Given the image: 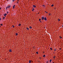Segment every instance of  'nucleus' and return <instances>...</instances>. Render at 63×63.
Wrapping results in <instances>:
<instances>
[{
    "label": "nucleus",
    "instance_id": "nucleus-45",
    "mask_svg": "<svg viewBox=\"0 0 63 63\" xmlns=\"http://www.w3.org/2000/svg\"><path fill=\"white\" fill-rule=\"evenodd\" d=\"M0 27H1V26L0 25Z\"/></svg>",
    "mask_w": 63,
    "mask_h": 63
},
{
    "label": "nucleus",
    "instance_id": "nucleus-9",
    "mask_svg": "<svg viewBox=\"0 0 63 63\" xmlns=\"http://www.w3.org/2000/svg\"><path fill=\"white\" fill-rule=\"evenodd\" d=\"M41 19L40 18L39 19V20L40 21V22H42V21H41Z\"/></svg>",
    "mask_w": 63,
    "mask_h": 63
},
{
    "label": "nucleus",
    "instance_id": "nucleus-16",
    "mask_svg": "<svg viewBox=\"0 0 63 63\" xmlns=\"http://www.w3.org/2000/svg\"><path fill=\"white\" fill-rule=\"evenodd\" d=\"M12 26H13V28H15V26L14 25H12Z\"/></svg>",
    "mask_w": 63,
    "mask_h": 63
},
{
    "label": "nucleus",
    "instance_id": "nucleus-38",
    "mask_svg": "<svg viewBox=\"0 0 63 63\" xmlns=\"http://www.w3.org/2000/svg\"><path fill=\"white\" fill-rule=\"evenodd\" d=\"M18 1V2H19V1Z\"/></svg>",
    "mask_w": 63,
    "mask_h": 63
},
{
    "label": "nucleus",
    "instance_id": "nucleus-1",
    "mask_svg": "<svg viewBox=\"0 0 63 63\" xmlns=\"http://www.w3.org/2000/svg\"><path fill=\"white\" fill-rule=\"evenodd\" d=\"M44 19L45 21H47V17L46 16L45 17V18Z\"/></svg>",
    "mask_w": 63,
    "mask_h": 63
},
{
    "label": "nucleus",
    "instance_id": "nucleus-17",
    "mask_svg": "<svg viewBox=\"0 0 63 63\" xmlns=\"http://www.w3.org/2000/svg\"><path fill=\"white\" fill-rule=\"evenodd\" d=\"M12 1L13 2H14V1H16V0H12Z\"/></svg>",
    "mask_w": 63,
    "mask_h": 63
},
{
    "label": "nucleus",
    "instance_id": "nucleus-31",
    "mask_svg": "<svg viewBox=\"0 0 63 63\" xmlns=\"http://www.w3.org/2000/svg\"><path fill=\"white\" fill-rule=\"evenodd\" d=\"M5 17H4L3 18V19H4V18H5Z\"/></svg>",
    "mask_w": 63,
    "mask_h": 63
},
{
    "label": "nucleus",
    "instance_id": "nucleus-28",
    "mask_svg": "<svg viewBox=\"0 0 63 63\" xmlns=\"http://www.w3.org/2000/svg\"><path fill=\"white\" fill-rule=\"evenodd\" d=\"M7 14H9V12H8V11H7Z\"/></svg>",
    "mask_w": 63,
    "mask_h": 63
},
{
    "label": "nucleus",
    "instance_id": "nucleus-36",
    "mask_svg": "<svg viewBox=\"0 0 63 63\" xmlns=\"http://www.w3.org/2000/svg\"><path fill=\"white\" fill-rule=\"evenodd\" d=\"M0 20H1V18H0Z\"/></svg>",
    "mask_w": 63,
    "mask_h": 63
},
{
    "label": "nucleus",
    "instance_id": "nucleus-22",
    "mask_svg": "<svg viewBox=\"0 0 63 63\" xmlns=\"http://www.w3.org/2000/svg\"><path fill=\"white\" fill-rule=\"evenodd\" d=\"M58 21H60V19H58Z\"/></svg>",
    "mask_w": 63,
    "mask_h": 63
},
{
    "label": "nucleus",
    "instance_id": "nucleus-29",
    "mask_svg": "<svg viewBox=\"0 0 63 63\" xmlns=\"http://www.w3.org/2000/svg\"><path fill=\"white\" fill-rule=\"evenodd\" d=\"M43 6H44V7H45V5H43Z\"/></svg>",
    "mask_w": 63,
    "mask_h": 63
},
{
    "label": "nucleus",
    "instance_id": "nucleus-11",
    "mask_svg": "<svg viewBox=\"0 0 63 63\" xmlns=\"http://www.w3.org/2000/svg\"><path fill=\"white\" fill-rule=\"evenodd\" d=\"M43 57H46V55H44L43 56Z\"/></svg>",
    "mask_w": 63,
    "mask_h": 63
},
{
    "label": "nucleus",
    "instance_id": "nucleus-39",
    "mask_svg": "<svg viewBox=\"0 0 63 63\" xmlns=\"http://www.w3.org/2000/svg\"><path fill=\"white\" fill-rule=\"evenodd\" d=\"M40 14V13L39 12H38V14Z\"/></svg>",
    "mask_w": 63,
    "mask_h": 63
},
{
    "label": "nucleus",
    "instance_id": "nucleus-14",
    "mask_svg": "<svg viewBox=\"0 0 63 63\" xmlns=\"http://www.w3.org/2000/svg\"><path fill=\"white\" fill-rule=\"evenodd\" d=\"M30 29H32V27H31V26H30Z\"/></svg>",
    "mask_w": 63,
    "mask_h": 63
},
{
    "label": "nucleus",
    "instance_id": "nucleus-2",
    "mask_svg": "<svg viewBox=\"0 0 63 63\" xmlns=\"http://www.w3.org/2000/svg\"><path fill=\"white\" fill-rule=\"evenodd\" d=\"M51 15H52V14H51L48 13V16H51Z\"/></svg>",
    "mask_w": 63,
    "mask_h": 63
},
{
    "label": "nucleus",
    "instance_id": "nucleus-34",
    "mask_svg": "<svg viewBox=\"0 0 63 63\" xmlns=\"http://www.w3.org/2000/svg\"><path fill=\"white\" fill-rule=\"evenodd\" d=\"M0 10H1V9H2V8H0Z\"/></svg>",
    "mask_w": 63,
    "mask_h": 63
},
{
    "label": "nucleus",
    "instance_id": "nucleus-26",
    "mask_svg": "<svg viewBox=\"0 0 63 63\" xmlns=\"http://www.w3.org/2000/svg\"><path fill=\"white\" fill-rule=\"evenodd\" d=\"M36 53H37V54H38V52H36Z\"/></svg>",
    "mask_w": 63,
    "mask_h": 63
},
{
    "label": "nucleus",
    "instance_id": "nucleus-10",
    "mask_svg": "<svg viewBox=\"0 0 63 63\" xmlns=\"http://www.w3.org/2000/svg\"><path fill=\"white\" fill-rule=\"evenodd\" d=\"M9 52H12V49H9Z\"/></svg>",
    "mask_w": 63,
    "mask_h": 63
},
{
    "label": "nucleus",
    "instance_id": "nucleus-21",
    "mask_svg": "<svg viewBox=\"0 0 63 63\" xmlns=\"http://www.w3.org/2000/svg\"><path fill=\"white\" fill-rule=\"evenodd\" d=\"M0 25H1V26H3V24H0Z\"/></svg>",
    "mask_w": 63,
    "mask_h": 63
},
{
    "label": "nucleus",
    "instance_id": "nucleus-27",
    "mask_svg": "<svg viewBox=\"0 0 63 63\" xmlns=\"http://www.w3.org/2000/svg\"><path fill=\"white\" fill-rule=\"evenodd\" d=\"M46 63H48V62H47V61L46 62Z\"/></svg>",
    "mask_w": 63,
    "mask_h": 63
},
{
    "label": "nucleus",
    "instance_id": "nucleus-37",
    "mask_svg": "<svg viewBox=\"0 0 63 63\" xmlns=\"http://www.w3.org/2000/svg\"><path fill=\"white\" fill-rule=\"evenodd\" d=\"M18 1H17V4H18Z\"/></svg>",
    "mask_w": 63,
    "mask_h": 63
},
{
    "label": "nucleus",
    "instance_id": "nucleus-13",
    "mask_svg": "<svg viewBox=\"0 0 63 63\" xmlns=\"http://www.w3.org/2000/svg\"><path fill=\"white\" fill-rule=\"evenodd\" d=\"M55 57H56V56H54L53 57V58L54 59V58H55Z\"/></svg>",
    "mask_w": 63,
    "mask_h": 63
},
{
    "label": "nucleus",
    "instance_id": "nucleus-23",
    "mask_svg": "<svg viewBox=\"0 0 63 63\" xmlns=\"http://www.w3.org/2000/svg\"><path fill=\"white\" fill-rule=\"evenodd\" d=\"M59 37L61 38L60 39H62V37H61V36H60Z\"/></svg>",
    "mask_w": 63,
    "mask_h": 63
},
{
    "label": "nucleus",
    "instance_id": "nucleus-3",
    "mask_svg": "<svg viewBox=\"0 0 63 63\" xmlns=\"http://www.w3.org/2000/svg\"><path fill=\"white\" fill-rule=\"evenodd\" d=\"M16 7V5H14V6H13V9H14L15 8V7Z\"/></svg>",
    "mask_w": 63,
    "mask_h": 63
},
{
    "label": "nucleus",
    "instance_id": "nucleus-47",
    "mask_svg": "<svg viewBox=\"0 0 63 63\" xmlns=\"http://www.w3.org/2000/svg\"><path fill=\"white\" fill-rule=\"evenodd\" d=\"M54 63L53 62V63Z\"/></svg>",
    "mask_w": 63,
    "mask_h": 63
},
{
    "label": "nucleus",
    "instance_id": "nucleus-6",
    "mask_svg": "<svg viewBox=\"0 0 63 63\" xmlns=\"http://www.w3.org/2000/svg\"><path fill=\"white\" fill-rule=\"evenodd\" d=\"M32 12H33L34 11V10H35V9L34 8H33L32 9Z\"/></svg>",
    "mask_w": 63,
    "mask_h": 63
},
{
    "label": "nucleus",
    "instance_id": "nucleus-25",
    "mask_svg": "<svg viewBox=\"0 0 63 63\" xmlns=\"http://www.w3.org/2000/svg\"><path fill=\"white\" fill-rule=\"evenodd\" d=\"M51 7H53V5L52 4L51 5Z\"/></svg>",
    "mask_w": 63,
    "mask_h": 63
},
{
    "label": "nucleus",
    "instance_id": "nucleus-40",
    "mask_svg": "<svg viewBox=\"0 0 63 63\" xmlns=\"http://www.w3.org/2000/svg\"><path fill=\"white\" fill-rule=\"evenodd\" d=\"M33 48H35V47H33Z\"/></svg>",
    "mask_w": 63,
    "mask_h": 63
},
{
    "label": "nucleus",
    "instance_id": "nucleus-4",
    "mask_svg": "<svg viewBox=\"0 0 63 63\" xmlns=\"http://www.w3.org/2000/svg\"><path fill=\"white\" fill-rule=\"evenodd\" d=\"M42 20H44V16H43L41 17Z\"/></svg>",
    "mask_w": 63,
    "mask_h": 63
},
{
    "label": "nucleus",
    "instance_id": "nucleus-20",
    "mask_svg": "<svg viewBox=\"0 0 63 63\" xmlns=\"http://www.w3.org/2000/svg\"><path fill=\"white\" fill-rule=\"evenodd\" d=\"M31 61H30V60L29 61V63H31Z\"/></svg>",
    "mask_w": 63,
    "mask_h": 63
},
{
    "label": "nucleus",
    "instance_id": "nucleus-32",
    "mask_svg": "<svg viewBox=\"0 0 63 63\" xmlns=\"http://www.w3.org/2000/svg\"><path fill=\"white\" fill-rule=\"evenodd\" d=\"M8 7H6V9H8Z\"/></svg>",
    "mask_w": 63,
    "mask_h": 63
},
{
    "label": "nucleus",
    "instance_id": "nucleus-15",
    "mask_svg": "<svg viewBox=\"0 0 63 63\" xmlns=\"http://www.w3.org/2000/svg\"><path fill=\"white\" fill-rule=\"evenodd\" d=\"M16 36H17V35H18V34H17V33H16Z\"/></svg>",
    "mask_w": 63,
    "mask_h": 63
},
{
    "label": "nucleus",
    "instance_id": "nucleus-46",
    "mask_svg": "<svg viewBox=\"0 0 63 63\" xmlns=\"http://www.w3.org/2000/svg\"><path fill=\"white\" fill-rule=\"evenodd\" d=\"M45 12H47V11H45Z\"/></svg>",
    "mask_w": 63,
    "mask_h": 63
},
{
    "label": "nucleus",
    "instance_id": "nucleus-18",
    "mask_svg": "<svg viewBox=\"0 0 63 63\" xmlns=\"http://www.w3.org/2000/svg\"><path fill=\"white\" fill-rule=\"evenodd\" d=\"M19 26H21V24H19L18 25Z\"/></svg>",
    "mask_w": 63,
    "mask_h": 63
},
{
    "label": "nucleus",
    "instance_id": "nucleus-5",
    "mask_svg": "<svg viewBox=\"0 0 63 63\" xmlns=\"http://www.w3.org/2000/svg\"><path fill=\"white\" fill-rule=\"evenodd\" d=\"M33 7H34V8H36V6L35 5H33Z\"/></svg>",
    "mask_w": 63,
    "mask_h": 63
},
{
    "label": "nucleus",
    "instance_id": "nucleus-24",
    "mask_svg": "<svg viewBox=\"0 0 63 63\" xmlns=\"http://www.w3.org/2000/svg\"><path fill=\"white\" fill-rule=\"evenodd\" d=\"M50 49H51V50H52V48H50Z\"/></svg>",
    "mask_w": 63,
    "mask_h": 63
},
{
    "label": "nucleus",
    "instance_id": "nucleus-19",
    "mask_svg": "<svg viewBox=\"0 0 63 63\" xmlns=\"http://www.w3.org/2000/svg\"><path fill=\"white\" fill-rule=\"evenodd\" d=\"M52 60L51 59L50 60V63H51V61H52Z\"/></svg>",
    "mask_w": 63,
    "mask_h": 63
},
{
    "label": "nucleus",
    "instance_id": "nucleus-30",
    "mask_svg": "<svg viewBox=\"0 0 63 63\" xmlns=\"http://www.w3.org/2000/svg\"><path fill=\"white\" fill-rule=\"evenodd\" d=\"M59 49H60V50H61V48H60Z\"/></svg>",
    "mask_w": 63,
    "mask_h": 63
},
{
    "label": "nucleus",
    "instance_id": "nucleus-35",
    "mask_svg": "<svg viewBox=\"0 0 63 63\" xmlns=\"http://www.w3.org/2000/svg\"><path fill=\"white\" fill-rule=\"evenodd\" d=\"M54 50V51H56V49H55Z\"/></svg>",
    "mask_w": 63,
    "mask_h": 63
},
{
    "label": "nucleus",
    "instance_id": "nucleus-42",
    "mask_svg": "<svg viewBox=\"0 0 63 63\" xmlns=\"http://www.w3.org/2000/svg\"><path fill=\"white\" fill-rule=\"evenodd\" d=\"M10 0H7V1H9Z\"/></svg>",
    "mask_w": 63,
    "mask_h": 63
},
{
    "label": "nucleus",
    "instance_id": "nucleus-12",
    "mask_svg": "<svg viewBox=\"0 0 63 63\" xmlns=\"http://www.w3.org/2000/svg\"><path fill=\"white\" fill-rule=\"evenodd\" d=\"M10 7V5H8V8H9Z\"/></svg>",
    "mask_w": 63,
    "mask_h": 63
},
{
    "label": "nucleus",
    "instance_id": "nucleus-44",
    "mask_svg": "<svg viewBox=\"0 0 63 63\" xmlns=\"http://www.w3.org/2000/svg\"><path fill=\"white\" fill-rule=\"evenodd\" d=\"M62 27H63V25L62 26Z\"/></svg>",
    "mask_w": 63,
    "mask_h": 63
},
{
    "label": "nucleus",
    "instance_id": "nucleus-41",
    "mask_svg": "<svg viewBox=\"0 0 63 63\" xmlns=\"http://www.w3.org/2000/svg\"><path fill=\"white\" fill-rule=\"evenodd\" d=\"M46 13H47V14L48 13L47 12H46Z\"/></svg>",
    "mask_w": 63,
    "mask_h": 63
},
{
    "label": "nucleus",
    "instance_id": "nucleus-8",
    "mask_svg": "<svg viewBox=\"0 0 63 63\" xmlns=\"http://www.w3.org/2000/svg\"><path fill=\"white\" fill-rule=\"evenodd\" d=\"M6 15H7V14L5 13L4 15V16H6Z\"/></svg>",
    "mask_w": 63,
    "mask_h": 63
},
{
    "label": "nucleus",
    "instance_id": "nucleus-7",
    "mask_svg": "<svg viewBox=\"0 0 63 63\" xmlns=\"http://www.w3.org/2000/svg\"><path fill=\"white\" fill-rule=\"evenodd\" d=\"M26 29H27V30H29V29L27 27H26Z\"/></svg>",
    "mask_w": 63,
    "mask_h": 63
},
{
    "label": "nucleus",
    "instance_id": "nucleus-43",
    "mask_svg": "<svg viewBox=\"0 0 63 63\" xmlns=\"http://www.w3.org/2000/svg\"><path fill=\"white\" fill-rule=\"evenodd\" d=\"M17 1H19V0H17Z\"/></svg>",
    "mask_w": 63,
    "mask_h": 63
},
{
    "label": "nucleus",
    "instance_id": "nucleus-33",
    "mask_svg": "<svg viewBox=\"0 0 63 63\" xmlns=\"http://www.w3.org/2000/svg\"><path fill=\"white\" fill-rule=\"evenodd\" d=\"M45 52H43V53H45Z\"/></svg>",
    "mask_w": 63,
    "mask_h": 63
}]
</instances>
